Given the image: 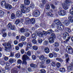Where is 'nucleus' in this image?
Wrapping results in <instances>:
<instances>
[{
  "instance_id": "nucleus-27",
  "label": "nucleus",
  "mask_w": 73,
  "mask_h": 73,
  "mask_svg": "<svg viewBox=\"0 0 73 73\" xmlns=\"http://www.w3.org/2000/svg\"><path fill=\"white\" fill-rule=\"evenodd\" d=\"M4 15V11L1 10H0V17L3 16Z\"/></svg>"
},
{
  "instance_id": "nucleus-42",
  "label": "nucleus",
  "mask_w": 73,
  "mask_h": 73,
  "mask_svg": "<svg viewBox=\"0 0 73 73\" xmlns=\"http://www.w3.org/2000/svg\"><path fill=\"white\" fill-rule=\"evenodd\" d=\"M26 12H28L30 11V8L28 7H27L25 8Z\"/></svg>"
},
{
  "instance_id": "nucleus-33",
  "label": "nucleus",
  "mask_w": 73,
  "mask_h": 73,
  "mask_svg": "<svg viewBox=\"0 0 73 73\" xmlns=\"http://www.w3.org/2000/svg\"><path fill=\"white\" fill-rule=\"evenodd\" d=\"M33 49L34 50H37L38 49V47L34 45L33 46Z\"/></svg>"
},
{
  "instance_id": "nucleus-59",
  "label": "nucleus",
  "mask_w": 73,
  "mask_h": 73,
  "mask_svg": "<svg viewBox=\"0 0 73 73\" xmlns=\"http://www.w3.org/2000/svg\"><path fill=\"white\" fill-rule=\"evenodd\" d=\"M18 46H19V47H23V44L21 43H20L18 44Z\"/></svg>"
},
{
  "instance_id": "nucleus-7",
  "label": "nucleus",
  "mask_w": 73,
  "mask_h": 73,
  "mask_svg": "<svg viewBox=\"0 0 73 73\" xmlns=\"http://www.w3.org/2000/svg\"><path fill=\"white\" fill-rule=\"evenodd\" d=\"M58 13L61 16H64L66 15V11L64 10H62L60 11H58Z\"/></svg>"
},
{
  "instance_id": "nucleus-17",
  "label": "nucleus",
  "mask_w": 73,
  "mask_h": 73,
  "mask_svg": "<svg viewBox=\"0 0 73 73\" xmlns=\"http://www.w3.org/2000/svg\"><path fill=\"white\" fill-rule=\"evenodd\" d=\"M16 61V59L11 58L9 59V62L10 63V64H12V63H13V62H14Z\"/></svg>"
},
{
  "instance_id": "nucleus-2",
  "label": "nucleus",
  "mask_w": 73,
  "mask_h": 73,
  "mask_svg": "<svg viewBox=\"0 0 73 73\" xmlns=\"http://www.w3.org/2000/svg\"><path fill=\"white\" fill-rule=\"evenodd\" d=\"M22 59L23 60L22 63L23 65H27V60H29V58L26 54H24L22 57Z\"/></svg>"
},
{
  "instance_id": "nucleus-54",
  "label": "nucleus",
  "mask_w": 73,
  "mask_h": 73,
  "mask_svg": "<svg viewBox=\"0 0 73 73\" xmlns=\"http://www.w3.org/2000/svg\"><path fill=\"white\" fill-rule=\"evenodd\" d=\"M30 7L31 8H33L35 7V5L32 3L31 4Z\"/></svg>"
},
{
  "instance_id": "nucleus-34",
  "label": "nucleus",
  "mask_w": 73,
  "mask_h": 73,
  "mask_svg": "<svg viewBox=\"0 0 73 73\" xmlns=\"http://www.w3.org/2000/svg\"><path fill=\"white\" fill-rule=\"evenodd\" d=\"M19 31L21 33H24L25 32V29L24 27H23L20 29Z\"/></svg>"
},
{
  "instance_id": "nucleus-38",
  "label": "nucleus",
  "mask_w": 73,
  "mask_h": 73,
  "mask_svg": "<svg viewBox=\"0 0 73 73\" xmlns=\"http://www.w3.org/2000/svg\"><path fill=\"white\" fill-rule=\"evenodd\" d=\"M56 65L57 68H60L61 66V64H60V63L59 62H57L56 63Z\"/></svg>"
},
{
  "instance_id": "nucleus-55",
  "label": "nucleus",
  "mask_w": 73,
  "mask_h": 73,
  "mask_svg": "<svg viewBox=\"0 0 73 73\" xmlns=\"http://www.w3.org/2000/svg\"><path fill=\"white\" fill-rule=\"evenodd\" d=\"M57 38L59 39L60 40H61V36L59 35H57Z\"/></svg>"
},
{
  "instance_id": "nucleus-19",
  "label": "nucleus",
  "mask_w": 73,
  "mask_h": 73,
  "mask_svg": "<svg viewBox=\"0 0 73 73\" xmlns=\"http://www.w3.org/2000/svg\"><path fill=\"white\" fill-rule=\"evenodd\" d=\"M30 21H31V19H30L28 18H27L25 19V22L26 24H28V23L30 22Z\"/></svg>"
},
{
  "instance_id": "nucleus-43",
  "label": "nucleus",
  "mask_w": 73,
  "mask_h": 73,
  "mask_svg": "<svg viewBox=\"0 0 73 73\" xmlns=\"http://www.w3.org/2000/svg\"><path fill=\"white\" fill-rule=\"evenodd\" d=\"M20 19H17L15 21V24H17H17H18L20 23Z\"/></svg>"
},
{
  "instance_id": "nucleus-11",
  "label": "nucleus",
  "mask_w": 73,
  "mask_h": 73,
  "mask_svg": "<svg viewBox=\"0 0 73 73\" xmlns=\"http://www.w3.org/2000/svg\"><path fill=\"white\" fill-rule=\"evenodd\" d=\"M34 15L36 17H39L40 14V12L38 10H35L34 12Z\"/></svg>"
},
{
  "instance_id": "nucleus-45",
  "label": "nucleus",
  "mask_w": 73,
  "mask_h": 73,
  "mask_svg": "<svg viewBox=\"0 0 73 73\" xmlns=\"http://www.w3.org/2000/svg\"><path fill=\"white\" fill-rule=\"evenodd\" d=\"M56 60H58V61H60V62H63V60L61 59V58H57L56 59Z\"/></svg>"
},
{
  "instance_id": "nucleus-6",
  "label": "nucleus",
  "mask_w": 73,
  "mask_h": 73,
  "mask_svg": "<svg viewBox=\"0 0 73 73\" xmlns=\"http://www.w3.org/2000/svg\"><path fill=\"white\" fill-rule=\"evenodd\" d=\"M67 48L65 49V50L67 53L70 54H72L73 53V48L70 46H68Z\"/></svg>"
},
{
  "instance_id": "nucleus-13",
  "label": "nucleus",
  "mask_w": 73,
  "mask_h": 73,
  "mask_svg": "<svg viewBox=\"0 0 73 73\" xmlns=\"http://www.w3.org/2000/svg\"><path fill=\"white\" fill-rule=\"evenodd\" d=\"M54 23L56 25H61V24L60 21L59 19H56L54 21Z\"/></svg>"
},
{
  "instance_id": "nucleus-22",
  "label": "nucleus",
  "mask_w": 73,
  "mask_h": 73,
  "mask_svg": "<svg viewBox=\"0 0 73 73\" xmlns=\"http://www.w3.org/2000/svg\"><path fill=\"white\" fill-rule=\"evenodd\" d=\"M64 31L66 32H67V33H70L71 31V30L70 28L66 27L65 28Z\"/></svg>"
},
{
  "instance_id": "nucleus-18",
  "label": "nucleus",
  "mask_w": 73,
  "mask_h": 73,
  "mask_svg": "<svg viewBox=\"0 0 73 73\" xmlns=\"http://www.w3.org/2000/svg\"><path fill=\"white\" fill-rule=\"evenodd\" d=\"M44 50L45 52L46 53H49V48L46 47L45 48Z\"/></svg>"
},
{
  "instance_id": "nucleus-41",
  "label": "nucleus",
  "mask_w": 73,
  "mask_h": 73,
  "mask_svg": "<svg viewBox=\"0 0 73 73\" xmlns=\"http://www.w3.org/2000/svg\"><path fill=\"white\" fill-rule=\"evenodd\" d=\"M25 9H21V12L23 13H27L26 11L25 10Z\"/></svg>"
},
{
  "instance_id": "nucleus-9",
  "label": "nucleus",
  "mask_w": 73,
  "mask_h": 73,
  "mask_svg": "<svg viewBox=\"0 0 73 73\" xmlns=\"http://www.w3.org/2000/svg\"><path fill=\"white\" fill-rule=\"evenodd\" d=\"M16 15L17 17H21L23 15V13L21 11H18L17 12Z\"/></svg>"
},
{
  "instance_id": "nucleus-49",
  "label": "nucleus",
  "mask_w": 73,
  "mask_h": 73,
  "mask_svg": "<svg viewBox=\"0 0 73 73\" xmlns=\"http://www.w3.org/2000/svg\"><path fill=\"white\" fill-rule=\"evenodd\" d=\"M32 42L34 44H36V43H37V40H35V39H34L32 40Z\"/></svg>"
},
{
  "instance_id": "nucleus-23",
  "label": "nucleus",
  "mask_w": 73,
  "mask_h": 73,
  "mask_svg": "<svg viewBox=\"0 0 73 73\" xmlns=\"http://www.w3.org/2000/svg\"><path fill=\"white\" fill-rule=\"evenodd\" d=\"M16 17V15L15 14L12 13L11 15V19L12 20H13L14 19H15Z\"/></svg>"
},
{
  "instance_id": "nucleus-30",
  "label": "nucleus",
  "mask_w": 73,
  "mask_h": 73,
  "mask_svg": "<svg viewBox=\"0 0 73 73\" xmlns=\"http://www.w3.org/2000/svg\"><path fill=\"white\" fill-rule=\"evenodd\" d=\"M63 8L65 10H67L68 9V6L67 4H65L63 6Z\"/></svg>"
},
{
  "instance_id": "nucleus-3",
  "label": "nucleus",
  "mask_w": 73,
  "mask_h": 73,
  "mask_svg": "<svg viewBox=\"0 0 73 73\" xmlns=\"http://www.w3.org/2000/svg\"><path fill=\"white\" fill-rule=\"evenodd\" d=\"M63 36L64 38H68L65 41H64V42H67L69 40V39L70 38V37L69 36V35L68 34V33L67 32H66L64 33L63 34Z\"/></svg>"
},
{
  "instance_id": "nucleus-57",
  "label": "nucleus",
  "mask_w": 73,
  "mask_h": 73,
  "mask_svg": "<svg viewBox=\"0 0 73 73\" xmlns=\"http://www.w3.org/2000/svg\"><path fill=\"white\" fill-rule=\"evenodd\" d=\"M50 6L51 7H52V8L53 9H54V8H55V6H54V5L53 4L51 3H50Z\"/></svg>"
},
{
  "instance_id": "nucleus-58",
  "label": "nucleus",
  "mask_w": 73,
  "mask_h": 73,
  "mask_svg": "<svg viewBox=\"0 0 73 73\" xmlns=\"http://www.w3.org/2000/svg\"><path fill=\"white\" fill-rule=\"evenodd\" d=\"M56 25L54 23H53L51 25L52 28H54L56 27Z\"/></svg>"
},
{
  "instance_id": "nucleus-48",
  "label": "nucleus",
  "mask_w": 73,
  "mask_h": 73,
  "mask_svg": "<svg viewBox=\"0 0 73 73\" xmlns=\"http://www.w3.org/2000/svg\"><path fill=\"white\" fill-rule=\"evenodd\" d=\"M40 72L41 73H46V71L44 69H41L40 70Z\"/></svg>"
},
{
  "instance_id": "nucleus-56",
  "label": "nucleus",
  "mask_w": 73,
  "mask_h": 73,
  "mask_svg": "<svg viewBox=\"0 0 73 73\" xmlns=\"http://www.w3.org/2000/svg\"><path fill=\"white\" fill-rule=\"evenodd\" d=\"M10 29L13 31L15 30V26L14 25L12 26Z\"/></svg>"
},
{
  "instance_id": "nucleus-46",
  "label": "nucleus",
  "mask_w": 73,
  "mask_h": 73,
  "mask_svg": "<svg viewBox=\"0 0 73 73\" xmlns=\"http://www.w3.org/2000/svg\"><path fill=\"white\" fill-rule=\"evenodd\" d=\"M20 56L21 55L20 54V53H17L15 54V56L16 57H17V58H20Z\"/></svg>"
},
{
  "instance_id": "nucleus-51",
  "label": "nucleus",
  "mask_w": 73,
  "mask_h": 73,
  "mask_svg": "<svg viewBox=\"0 0 73 73\" xmlns=\"http://www.w3.org/2000/svg\"><path fill=\"white\" fill-rule=\"evenodd\" d=\"M46 64H49V63H50V60L49 59H47L46 60Z\"/></svg>"
},
{
  "instance_id": "nucleus-15",
  "label": "nucleus",
  "mask_w": 73,
  "mask_h": 73,
  "mask_svg": "<svg viewBox=\"0 0 73 73\" xmlns=\"http://www.w3.org/2000/svg\"><path fill=\"white\" fill-rule=\"evenodd\" d=\"M5 8H6L7 9H9V10H10V9H12V6L9 4L7 5H6L5 6Z\"/></svg>"
},
{
  "instance_id": "nucleus-20",
  "label": "nucleus",
  "mask_w": 73,
  "mask_h": 73,
  "mask_svg": "<svg viewBox=\"0 0 73 73\" xmlns=\"http://www.w3.org/2000/svg\"><path fill=\"white\" fill-rule=\"evenodd\" d=\"M68 20L69 21L72 23H73V17L72 16H70L68 17Z\"/></svg>"
},
{
  "instance_id": "nucleus-28",
  "label": "nucleus",
  "mask_w": 73,
  "mask_h": 73,
  "mask_svg": "<svg viewBox=\"0 0 73 73\" xmlns=\"http://www.w3.org/2000/svg\"><path fill=\"white\" fill-rule=\"evenodd\" d=\"M30 66L32 68H35V67H37V65L33 63H31L30 64Z\"/></svg>"
},
{
  "instance_id": "nucleus-50",
  "label": "nucleus",
  "mask_w": 73,
  "mask_h": 73,
  "mask_svg": "<svg viewBox=\"0 0 73 73\" xmlns=\"http://www.w3.org/2000/svg\"><path fill=\"white\" fill-rule=\"evenodd\" d=\"M27 47L28 48H31V44L30 42H28L27 43Z\"/></svg>"
},
{
  "instance_id": "nucleus-39",
  "label": "nucleus",
  "mask_w": 73,
  "mask_h": 73,
  "mask_svg": "<svg viewBox=\"0 0 73 73\" xmlns=\"http://www.w3.org/2000/svg\"><path fill=\"white\" fill-rule=\"evenodd\" d=\"M53 30H48L47 31V33H48V34H50L51 33H52V32H53Z\"/></svg>"
},
{
  "instance_id": "nucleus-40",
  "label": "nucleus",
  "mask_w": 73,
  "mask_h": 73,
  "mask_svg": "<svg viewBox=\"0 0 73 73\" xmlns=\"http://www.w3.org/2000/svg\"><path fill=\"white\" fill-rule=\"evenodd\" d=\"M12 24L11 23H9L7 25V28H11L12 27Z\"/></svg>"
},
{
  "instance_id": "nucleus-47",
  "label": "nucleus",
  "mask_w": 73,
  "mask_h": 73,
  "mask_svg": "<svg viewBox=\"0 0 73 73\" xmlns=\"http://www.w3.org/2000/svg\"><path fill=\"white\" fill-rule=\"evenodd\" d=\"M54 45L55 46L58 47L59 46V43L57 42H56Z\"/></svg>"
},
{
  "instance_id": "nucleus-63",
  "label": "nucleus",
  "mask_w": 73,
  "mask_h": 73,
  "mask_svg": "<svg viewBox=\"0 0 73 73\" xmlns=\"http://www.w3.org/2000/svg\"><path fill=\"white\" fill-rule=\"evenodd\" d=\"M52 66L54 67L56 66L54 62H52Z\"/></svg>"
},
{
  "instance_id": "nucleus-24",
  "label": "nucleus",
  "mask_w": 73,
  "mask_h": 73,
  "mask_svg": "<svg viewBox=\"0 0 73 73\" xmlns=\"http://www.w3.org/2000/svg\"><path fill=\"white\" fill-rule=\"evenodd\" d=\"M24 2L25 4L27 5H29V4H30V1L29 0H25Z\"/></svg>"
},
{
  "instance_id": "nucleus-1",
  "label": "nucleus",
  "mask_w": 73,
  "mask_h": 73,
  "mask_svg": "<svg viewBox=\"0 0 73 73\" xmlns=\"http://www.w3.org/2000/svg\"><path fill=\"white\" fill-rule=\"evenodd\" d=\"M2 45L4 46H6L5 47V50L6 51L7 50H10L11 49V43H5L2 44Z\"/></svg>"
},
{
  "instance_id": "nucleus-29",
  "label": "nucleus",
  "mask_w": 73,
  "mask_h": 73,
  "mask_svg": "<svg viewBox=\"0 0 73 73\" xmlns=\"http://www.w3.org/2000/svg\"><path fill=\"white\" fill-rule=\"evenodd\" d=\"M60 71L61 73H64L65 71V69L64 68H61L60 69Z\"/></svg>"
},
{
  "instance_id": "nucleus-16",
  "label": "nucleus",
  "mask_w": 73,
  "mask_h": 73,
  "mask_svg": "<svg viewBox=\"0 0 73 73\" xmlns=\"http://www.w3.org/2000/svg\"><path fill=\"white\" fill-rule=\"evenodd\" d=\"M65 57L66 58H68L66 59V63L67 64H68V62L69 61V55L68 54H65Z\"/></svg>"
},
{
  "instance_id": "nucleus-64",
  "label": "nucleus",
  "mask_w": 73,
  "mask_h": 73,
  "mask_svg": "<svg viewBox=\"0 0 73 73\" xmlns=\"http://www.w3.org/2000/svg\"><path fill=\"white\" fill-rule=\"evenodd\" d=\"M19 46H16L15 47V49L16 50H19Z\"/></svg>"
},
{
  "instance_id": "nucleus-14",
  "label": "nucleus",
  "mask_w": 73,
  "mask_h": 73,
  "mask_svg": "<svg viewBox=\"0 0 73 73\" xmlns=\"http://www.w3.org/2000/svg\"><path fill=\"white\" fill-rule=\"evenodd\" d=\"M7 5V3H6V1L5 0H3L1 1V5L2 7H3V6H5Z\"/></svg>"
},
{
  "instance_id": "nucleus-8",
  "label": "nucleus",
  "mask_w": 73,
  "mask_h": 73,
  "mask_svg": "<svg viewBox=\"0 0 73 73\" xmlns=\"http://www.w3.org/2000/svg\"><path fill=\"white\" fill-rule=\"evenodd\" d=\"M39 58L40 60H41V61H46L47 60V58L44 57V55H40Z\"/></svg>"
},
{
  "instance_id": "nucleus-4",
  "label": "nucleus",
  "mask_w": 73,
  "mask_h": 73,
  "mask_svg": "<svg viewBox=\"0 0 73 73\" xmlns=\"http://www.w3.org/2000/svg\"><path fill=\"white\" fill-rule=\"evenodd\" d=\"M64 29V25L61 24L60 26L57 27L56 29L55 30V31L56 32H59L60 31H63Z\"/></svg>"
},
{
  "instance_id": "nucleus-5",
  "label": "nucleus",
  "mask_w": 73,
  "mask_h": 73,
  "mask_svg": "<svg viewBox=\"0 0 73 73\" xmlns=\"http://www.w3.org/2000/svg\"><path fill=\"white\" fill-rule=\"evenodd\" d=\"M51 37H49V41L50 43H53L54 42V39L56 38L55 35L53 33L51 34Z\"/></svg>"
},
{
  "instance_id": "nucleus-32",
  "label": "nucleus",
  "mask_w": 73,
  "mask_h": 73,
  "mask_svg": "<svg viewBox=\"0 0 73 73\" xmlns=\"http://www.w3.org/2000/svg\"><path fill=\"white\" fill-rule=\"evenodd\" d=\"M20 40L21 41H24L25 40V37L24 36H22L20 38Z\"/></svg>"
},
{
  "instance_id": "nucleus-26",
  "label": "nucleus",
  "mask_w": 73,
  "mask_h": 73,
  "mask_svg": "<svg viewBox=\"0 0 73 73\" xmlns=\"http://www.w3.org/2000/svg\"><path fill=\"white\" fill-rule=\"evenodd\" d=\"M46 15L48 16H50V17H53V14H52V13L50 12H47Z\"/></svg>"
},
{
  "instance_id": "nucleus-25",
  "label": "nucleus",
  "mask_w": 73,
  "mask_h": 73,
  "mask_svg": "<svg viewBox=\"0 0 73 73\" xmlns=\"http://www.w3.org/2000/svg\"><path fill=\"white\" fill-rule=\"evenodd\" d=\"M30 21H31V24H34L35 23V22H36L35 19L33 18L31 19Z\"/></svg>"
},
{
  "instance_id": "nucleus-36",
  "label": "nucleus",
  "mask_w": 73,
  "mask_h": 73,
  "mask_svg": "<svg viewBox=\"0 0 73 73\" xmlns=\"http://www.w3.org/2000/svg\"><path fill=\"white\" fill-rule=\"evenodd\" d=\"M20 7L22 9H25L26 7H25V5L23 4L21 5Z\"/></svg>"
},
{
  "instance_id": "nucleus-35",
  "label": "nucleus",
  "mask_w": 73,
  "mask_h": 73,
  "mask_svg": "<svg viewBox=\"0 0 73 73\" xmlns=\"http://www.w3.org/2000/svg\"><path fill=\"white\" fill-rule=\"evenodd\" d=\"M49 43V42L48 40H45L43 44L45 45H47Z\"/></svg>"
},
{
  "instance_id": "nucleus-10",
  "label": "nucleus",
  "mask_w": 73,
  "mask_h": 73,
  "mask_svg": "<svg viewBox=\"0 0 73 73\" xmlns=\"http://www.w3.org/2000/svg\"><path fill=\"white\" fill-rule=\"evenodd\" d=\"M36 34L37 35L39 36L40 38H41L43 37V33L41 31L37 32L36 31Z\"/></svg>"
},
{
  "instance_id": "nucleus-60",
  "label": "nucleus",
  "mask_w": 73,
  "mask_h": 73,
  "mask_svg": "<svg viewBox=\"0 0 73 73\" xmlns=\"http://www.w3.org/2000/svg\"><path fill=\"white\" fill-rule=\"evenodd\" d=\"M32 58L33 60H35V59H36V56L35 55H33L32 56Z\"/></svg>"
},
{
  "instance_id": "nucleus-21",
  "label": "nucleus",
  "mask_w": 73,
  "mask_h": 73,
  "mask_svg": "<svg viewBox=\"0 0 73 73\" xmlns=\"http://www.w3.org/2000/svg\"><path fill=\"white\" fill-rule=\"evenodd\" d=\"M71 65H70L69 66L68 68V72H70V69H72V67H73L72 65H73V62L72 63Z\"/></svg>"
},
{
  "instance_id": "nucleus-31",
  "label": "nucleus",
  "mask_w": 73,
  "mask_h": 73,
  "mask_svg": "<svg viewBox=\"0 0 73 73\" xmlns=\"http://www.w3.org/2000/svg\"><path fill=\"white\" fill-rule=\"evenodd\" d=\"M25 37H29L30 36V33L28 32L25 33Z\"/></svg>"
},
{
  "instance_id": "nucleus-62",
  "label": "nucleus",
  "mask_w": 73,
  "mask_h": 73,
  "mask_svg": "<svg viewBox=\"0 0 73 73\" xmlns=\"http://www.w3.org/2000/svg\"><path fill=\"white\" fill-rule=\"evenodd\" d=\"M54 50H55V51H56V52H58V51L60 50L59 49H58V48H56L54 49Z\"/></svg>"
},
{
  "instance_id": "nucleus-12",
  "label": "nucleus",
  "mask_w": 73,
  "mask_h": 73,
  "mask_svg": "<svg viewBox=\"0 0 73 73\" xmlns=\"http://www.w3.org/2000/svg\"><path fill=\"white\" fill-rule=\"evenodd\" d=\"M63 24L64 25L68 26V25H69V24H70V22L68 20H65L63 23Z\"/></svg>"
},
{
  "instance_id": "nucleus-44",
  "label": "nucleus",
  "mask_w": 73,
  "mask_h": 73,
  "mask_svg": "<svg viewBox=\"0 0 73 73\" xmlns=\"http://www.w3.org/2000/svg\"><path fill=\"white\" fill-rule=\"evenodd\" d=\"M38 42L40 44H41L42 42V40L40 38H38Z\"/></svg>"
},
{
  "instance_id": "nucleus-52",
  "label": "nucleus",
  "mask_w": 73,
  "mask_h": 73,
  "mask_svg": "<svg viewBox=\"0 0 73 73\" xmlns=\"http://www.w3.org/2000/svg\"><path fill=\"white\" fill-rule=\"evenodd\" d=\"M27 55L28 56H31V52L30 51H28L27 52Z\"/></svg>"
},
{
  "instance_id": "nucleus-37",
  "label": "nucleus",
  "mask_w": 73,
  "mask_h": 73,
  "mask_svg": "<svg viewBox=\"0 0 73 73\" xmlns=\"http://www.w3.org/2000/svg\"><path fill=\"white\" fill-rule=\"evenodd\" d=\"M32 37L33 39H36L37 37V36L35 34H33L32 35Z\"/></svg>"
},
{
  "instance_id": "nucleus-53",
  "label": "nucleus",
  "mask_w": 73,
  "mask_h": 73,
  "mask_svg": "<svg viewBox=\"0 0 73 73\" xmlns=\"http://www.w3.org/2000/svg\"><path fill=\"white\" fill-rule=\"evenodd\" d=\"M48 56L50 58H52L53 57V54L52 53H50L49 54Z\"/></svg>"
},
{
  "instance_id": "nucleus-61",
  "label": "nucleus",
  "mask_w": 73,
  "mask_h": 73,
  "mask_svg": "<svg viewBox=\"0 0 73 73\" xmlns=\"http://www.w3.org/2000/svg\"><path fill=\"white\" fill-rule=\"evenodd\" d=\"M50 8V6H49V4L47 5L46 6V9H48Z\"/></svg>"
}]
</instances>
